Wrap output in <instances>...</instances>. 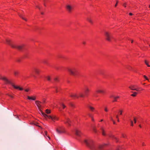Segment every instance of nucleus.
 <instances>
[{"instance_id": "f257e3e1", "label": "nucleus", "mask_w": 150, "mask_h": 150, "mask_svg": "<svg viewBox=\"0 0 150 150\" xmlns=\"http://www.w3.org/2000/svg\"><path fill=\"white\" fill-rule=\"evenodd\" d=\"M84 142L86 146L91 150H103L106 145L104 144L99 145L97 146L93 141L91 139L88 138L84 140Z\"/></svg>"}, {"instance_id": "f03ea898", "label": "nucleus", "mask_w": 150, "mask_h": 150, "mask_svg": "<svg viewBox=\"0 0 150 150\" xmlns=\"http://www.w3.org/2000/svg\"><path fill=\"white\" fill-rule=\"evenodd\" d=\"M83 90L84 91V93H80V96L81 97L84 98L86 96H88L90 91V90L89 89L88 87L86 85L84 86Z\"/></svg>"}, {"instance_id": "7ed1b4c3", "label": "nucleus", "mask_w": 150, "mask_h": 150, "mask_svg": "<svg viewBox=\"0 0 150 150\" xmlns=\"http://www.w3.org/2000/svg\"><path fill=\"white\" fill-rule=\"evenodd\" d=\"M42 116L45 118H48L49 119H51L54 122H55L56 121H57L59 120V117L56 116L54 115H46L45 113H43L42 114Z\"/></svg>"}, {"instance_id": "20e7f679", "label": "nucleus", "mask_w": 150, "mask_h": 150, "mask_svg": "<svg viewBox=\"0 0 150 150\" xmlns=\"http://www.w3.org/2000/svg\"><path fill=\"white\" fill-rule=\"evenodd\" d=\"M129 88L131 90H135L137 91H140L144 90L141 87H138L136 85H131L129 86Z\"/></svg>"}, {"instance_id": "39448f33", "label": "nucleus", "mask_w": 150, "mask_h": 150, "mask_svg": "<svg viewBox=\"0 0 150 150\" xmlns=\"http://www.w3.org/2000/svg\"><path fill=\"white\" fill-rule=\"evenodd\" d=\"M68 71L70 74L73 75H77L78 73V71L77 69L75 68L72 69H68Z\"/></svg>"}, {"instance_id": "423d86ee", "label": "nucleus", "mask_w": 150, "mask_h": 150, "mask_svg": "<svg viewBox=\"0 0 150 150\" xmlns=\"http://www.w3.org/2000/svg\"><path fill=\"white\" fill-rule=\"evenodd\" d=\"M10 47L13 48H16L19 50H21L24 48L25 45L23 44H22L18 45H16L10 43Z\"/></svg>"}, {"instance_id": "0eeeda50", "label": "nucleus", "mask_w": 150, "mask_h": 150, "mask_svg": "<svg viewBox=\"0 0 150 150\" xmlns=\"http://www.w3.org/2000/svg\"><path fill=\"white\" fill-rule=\"evenodd\" d=\"M10 85H11L13 88L15 89L21 91H22L23 90V88L22 87H20L19 86L16 85L14 83H13L10 80Z\"/></svg>"}, {"instance_id": "6e6552de", "label": "nucleus", "mask_w": 150, "mask_h": 150, "mask_svg": "<svg viewBox=\"0 0 150 150\" xmlns=\"http://www.w3.org/2000/svg\"><path fill=\"white\" fill-rule=\"evenodd\" d=\"M42 102L39 100H36L35 101V104L37 105L38 107V109L40 111L42 115V114L44 113L41 110L42 109V106L41 105V103Z\"/></svg>"}, {"instance_id": "1a4fd4ad", "label": "nucleus", "mask_w": 150, "mask_h": 150, "mask_svg": "<svg viewBox=\"0 0 150 150\" xmlns=\"http://www.w3.org/2000/svg\"><path fill=\"white\" fill-rule=\"evenodd\" d=\"M110 97L111 99H113V100L112 101V102L113 103L117 102L118 100L120 98V97L119 96H115L113 95H111L110 96Z\"/></svg>"}, {"instance_id": "9d476101", "label": "nucleus", "mask_w": 150, "mask_h": 150, "mask_svg": "<svg viewBox=\"0 0 150 150\" xmlns=\"http://www.w3.org/2000/svg\"><path fill=\"white\" fill-rule=\"evenodd\" d=\"M57 132L59 134L65 133L66 131L64 128L63 127H60L56 129Z\"/></svg>"}, {"instance_id": "9b49d317", "label": "nucleus", "mask_w": 150, "mask_h": 150, "mask_svg": "<svg viewBox=\"0 0 150 150\" xmlns=\"http://www.w3.org/2000/svg\"><path fill=\"white\" fill-rule=\"evenodd\" d=\"M70 96L73 99H76L81 97L80 96V93L78 94L75 93H72L70 95Z\"/></svg>"}, {"instance_id": "f8f14e48", "label": "nucleus", "mask_w": 150, "mask_h": 150, "mask_svg": "<svg viewBox=\"0 0 150 150\" xmlns=\"http://www.w3.org/2000/svg\"><path fill=\"white\" fill-rule=\"evenodd\" d=\"M67 11L69 13H71L73 10V7L71 6L68 5L66 6Z\"/></svg>"}, {"instance_id": "ddd939ff", "label": "nucleus", "mask_w": 150, "mask_h": 150, "mask_svg": "<svg viewBox=\"0 0 150 150\" xmlns=\"http://www.w3.org/2000/svg\"><path fill=\"white\" fill-rule=\"evenodd\" d=\"M105 35L107 40L110 41L112 38L111 34L108 32L105 33Z\"/></svg>"}, {"instance_id": "4468645a", "label": "nucleus", "mask_w": 150, "mask_h": 150, "mask_svg": "<svg viewBox=\"0 0 150 150\" xmlns=\"http://www.w3.org/2000/svg\"><path fill=\"white\" fill-rule=\"evenodd\" d=\"M96 92L97 93L105 94L106 93V90L104 89H98L96 90Z\"/></svg>"}, {"instance_id": "2eb2a0df", "label": "nucleus", "mask_w": 150, "mask_h": 150, "mask_svg": "<svg viewBox=\"0 0 150 150\" xmlns=\"http://www.w3.org/2000/svg\"><path fill=\"white\" fill-rule=\"evenodd\" d=\"M88 108L91 112H94L95 113H97L98 112V111L95 109L94 107L90 105H88Z\"/></svg>"}, {"instance_id": "dca6fc26", "label": "nucleus", "mask_w": 150, "mask_h": 150, "mask_svg": "<svg viewBox=\"0 0 150 150\" xmlns=\"http://www.w3.org/2000/svg\"><path fill=\"white\" fill-rule=\"evenodd\" d=\"M64 124L67 125L69 126H71V122L70 120L68 118H66L65 120L64 121Z\"/></svg>"}, {"instance_id": "f3484780", "label": "nucleus", "mask_w": 150, "mask_h": 150, "mask_svg": "<svg viewBox=\"0 0 150 150\" xmlns=\"http://www.w3.org/2000/svg\"><path fill=\"white\" fill-rule=\"evenodd\" d=\"M75 134L78 137H80L82 135V133L80 130L76 129L75 130Z\"/></svg>"}, {"instance_id": "a211bd4d", "label": "nucleus", "mask_w": 150, "mask_h": 150, "mask_svg": "<svg viewBox=\"0 0 150 150\" xmlns=\"http://www.w3.org/2000/svg\"><path fill=\"white\" fill-rule=\"evenodd\" d=\"M100 131L101 132L102 135L103 136H106L107 135L106 132L104 128L101 127L100 129Z\"/></svg>"}, {"instance_id": "6ab92c4d", "label": "nucleus", "mask_w": 150, "mask_h": 150, "mask_svg": "<svg viewBox=\"0 0 150 150\" xmlns=\"http://www.w3.org/2000/svg\"><path fill=\"white\" fill-rule=\"evenodd\" d=\"M27 99L29 100H35L36 99V96H27Z\"/></svg>"}, {"instance_id": "aec40b11", "label": "nucleus", "mask_w": 150, "mask_h": 150, "mask_svg": "<svg viewBox=\"0 0 150 150\" xmlns=\"http://www.w3.org/2000/svg\"><path fill=\"white\" fill-rule=\"evenodd\" d=\"M13 74L15 77H18L19 75L20 72L18 70H14L13 71Z\"/></svg>"}, {"instance_id": "412c9836", "label": "nucleus", "mask_w": 150, "mask_h": 150, "mask_svg": "<svg viewBox=\"0 0 150 150\" xmlns=\"http://www.w3.org/2000/svg\"><path fill=\"white\" fill-rule=\"evenodd\" d=\"M1 79L4 81L5 83L8 85L9 84V82L6 77L3 76L2 77Z\"/></svg>"}, {"instance_id": "4be33fe9", "label": "nucleus", "mask_w": 150, "mask_h": 150, "mask_svg": "<svg viewBox=\"0 0 150 150\" xmlns=\"http://www.w3.org/2000/svg\"><path fill=\"white\" fill-rule=\"evenodd\" d=\"M33 70L36 74H39L40 72V70L36 68H34L33 69Z\"/></svg>"}, {"instance_id": "5701e85b", "label": "nucleus", "mask_w": 150, "mask_h": 150, "mask_svg": "<svg viewBox=\"0 0 150 150\" xmlns=\"http://www.w3.org/2000/svg\"><path fill=\"white\" fill-rule=\"evenodd\" d=\"M125 149L124 148V147L123 146H118L116 150H125Z\"/></svg>"}, {"instance_id": "b1692460", "label": "nucleus", "mask_w": 150, "mask_h": 150, "mask_svg": "<svg viewBox=\"0 0 150 150\" xmlns=\"http://www.w3.org/2000/svg\"><path fill=\"white\" fill-rule=\"evenodd\" d=\"M55 89L56 91V92L57 93L60 91V88L59 87H55L54 88Z\"/></svg>"}, {"instance_id": "393cba45", "label": "nucleus", "mask_w": 150, "mask_h": 150, "mask_svg": "<svg viewBox=\"0 0 150 150\" xmlns=\"http://www.w3.org/2000/svg\"><path fill=\"white\" fill-rule=\"evenodd\" d=\"M109 136L113 138L116 141V142H118V139L117 138H116L115 137H114V136L113 135H110Z\"/></svg>"}, {"instance_id": "a878e982", "label": "nucleus", "mask_w": 150, "mask_h": 150, "mask_svg": "<svg viewBox=\"0 0 150 150\" xmlns=\"http://www.w3.org/2000/svg\"><path fill=\"white\" fill-rule=\"evenodd\" d=\"M42 63L44 64H46L47 65H49V64L48 62V61L46 59H43L42 60Z\"/></svg>"}, {"instance_id": "bb28decb", "label": "nucleus", "mask_w": 150, "mask_h": 150, "mask_svg": "<svg viewBox=\"0 0 150 150\" xmlns=\"http://www.w3.org/2000/svg\"><path fill=\"white\" fill-rule=\"evenodd\" d=\"M138 93L137 92H134L131 95V96L132 97H136L137 96V94H138Z\"/></svg>"}, {"instance_id": "cd10ccee", "label": "nucleus", "mask_w": 150, "mask_h": 150, "mask_svg": "<svg viewBox=\"0 0 150 150\" xmlns=\"http://www.w3.org/2000/svg\"><path fill=\"white\" fill-rule=\"evenodd\" d=\"M54 80L55 82H58L59 81V77H57L54 78Z\"/></svg>"}, {"instance_id": "c85d7f7f", "label": "nucleus", "mask_w": 150, "mask_h": 150, "mask_svg": "<svg viewBox=\"0 0 150 150\" xmlns=\"http://www.w3.org/2000/svg\"><path fill=\"white\" fill-rule=\"evenodd\" d=\"M87 21L91 23H93V21L90 18H88L87 19Z\"/></svg>"}, {"instance_id": "c756f323", "label": "nucleus", "mask_w": 150, "mask_h": 150, "mask_svg": "<svg viewBox=\"0 0 150 150\" xmlns=\"http://www.w3.org/2000/svg\"><path fill=\"white\" fill-rule=\"evenodd\" d=\"M104 110L105 112H108L109 111V109L107 106H105L104 108Z\"/></svg>"}, {"instance_id": "7c9ffc66", "label": "nucleus", "mask_w": 150, "mask_h": 150, "mask_svg": "<svg viewBox=\"0 0 150 150\" xmlns=\"http://www.w3.org/2000/svg\"><path fill=\"white\" fill-rule=\"evenodd\" d=\"M60 106H61V107H62V108L63 109H64L66 107V106L64 104H63V103H62L61 104Z\"/></svg>"}, {"instance_id": "2f4dec72", "label": "nucleus", "mask_w": 150, "mask_h": 150, "mask_svg": "<svg viewBox=\"0 0 150 150\" xmlns=\"http://www.w3.org/2000/svg\"><path fill=\"white\" fill-rule=\"evenodd\" d=\"M145 63L148 67H150V65L149 64V62L147 60H145Z\"/></svg>"}, {"instance_id": "473e14b6", "label": "nucleus", "mask_w": 150, "mask_h": 150, "mask_svg": "<svg viewBox=\"0 0 150 150\" xmlns=\"http://www.w3.org/2000/svg\"><path fill=\"white\" fill-rule=\"evenodd\" d=\"M45 112L47 114H50L51 112V111L50 110L47 109L45 110Z\"/></svg>"}, {"instance_id": "72a5a7b5", "label": "nucleus", "mask_w": 150, "mask_h": 150, "mask_svg": "<svg viewBox=\"0 0 150 150\" xmlns=\"http://www.w3.org/2000/svg\"><path fill=\"white\" fill-rule=\"evenodd\" d=\"M46 79L48 81H50L51 80V78L50 76H48L46 77Z\"/></svg>"}, {"instance_id": "f704fd0d", "label": "nucleus", "mask_w": 150, "mask_h": 150, "mask_svg": "<svg viewBox=\"0 0 150 150\" xmlns=\"http://www.w3.org/2000/svg\"><path fill=\"white\" fill-rule=\"evenodd\" d=\"M88 116L90 117H93V114H92V113H88Z\"/></svg>"}, {"instance_id": "c9c22d12", "label": "nucleus", "mask_w": 150, "mask_h": 150, "mask_svg": "<svg viewBox=\"0 0 150 150\" xmlns=\"http://www.w3.org/2000/svg\"><path fill=\"white\" fill-rule=\"evenodd\" d=\"M69 105H70L71 107H72L74 108V107H75V105H74L73 103H70V104H69Z\"/></svg>"}, {"instance_id": "e433bc0d", "label": "nucleus", "mask_w": 150, "mask_h": 150, "mask_svg": "<svg viewBox=\"0 0 150 150\" xmlns=\"http://www.w3.org/2000/svg\"><path fill=\"white\" fill-rule=\"evenodd\" d=\"M123 111L122 110H120L119 111V113L120 115H122Z\"/></svg>"}, {"instance_id": "4c0bfd02", "label": "nucleus", "mask_w": 150, "mask_h": 150, "mask_svg": "<svg viewBox=\"0 0 150 150\" xmlns=\"http://www.w3.org/2000/svg\"><path fill=\"white\" fill-rule=\"evenodd\" d=\"M93 131L95 133H96L97 132V130L95 128L93 129Z\"/></svg>"}, {"instance_id": "58836bf2", "label": "nucleus", "mask_w": 150, "mask_h": 150, "mask_svg": "<svg viewBox=\"0 0 150 150\" xmlns=\"http://www.w3.org/2000/svg\"><path fill=\"white\" fill-rule=\"evenodd\" d=\"M143 77L146 79V80H148L149 79L145 75L143 76Z\"/></svg>"}, {"instance_id": "ea45409f", "label": "nucleus", "mask_w": 150, "mask_h": 150, "mask_svg": "<svg viewBox=\"0 0 150 150\" xmlns=\"http://www.w3.org/2000/svg\"><path fill=\"white\" fill-rule=\"evenodd\" d=\"M30 90V89L29 88H27L24 89V91L26 92H28Z\"/></svg>"}, {"instance_id": "a19ab883", "label": "nucleus", "mask_w": 150, "mask_h": 150, "mask_svg": "<svg viewBox=\"0 0 150 150\" xmlns=\"http://www.w3.org/2000/svg\"><path fill=\"white\" fill-rule=\"evenodd\" d=\"M110 120H111L112 121H114V120L112 116H110Z\"/></svg>"}, {"instance_id": "79ce46f5", "label": "nucleus", "mask_w": 150, "mask_h": 150, "mask_svg": "<svg viewBox=\"0 0 150 150\" xmlns=\"http://www.w3.org/2000/svg\"><path fill=\"white\" fill-rule=\"evenodd\" d=\"M118 3V1L117 0H116V3L115 5V7H116Z\"/></svg>"}, {"instance_id": "37998d69", "label": "nucleus", "mask_w": 150, "mask_h": 150, "mask_svg": "<svg viewBox=\"0 0 150 150\" xmlns=\"http://www.w3.org/2000/svg\"><path fill=\"white\" fill-rule=\"evenodd\" d=\"M6 44L8 45L9 44V41L8 40H6Z\"/></svg>"}, {"instance_id": "c03bdc74", "label": "nucleus", "mask_w": 150, "mask_h": 150, "mask_svg": "<svg viewBox=\"0 0 150 150\" xmlns=\"http://www.w3.org/2000/svg\"><path fill=\"white\" fill-rule=\"evenodd\" d=\"M126 5L127 4L126 3H124L123 5V6L125 8H126Z\"/></svg>"}, {"instance_id": "a18cd8bd", "label": "nucleus", "mask_w": 150, "mask_h": 150, "mask_svg": "<svg viewBox=\"0 0 150 150\" xmlns=\"http://www.w3.org/2000/svg\"><path fill=\"white\" fill-rule=\"evenodd\" d=\"M122 137L123 138H126L127 137V136L125 134H123L122 135Z\"/></svg>"}, {"instance_id": "49530a36", "label": "nucleus", "mask_w": 150, "mask_h": 150, "mask_svg": "<svg viewBox=\"0 0 150 150\" xmlns=\"http://www.w3.org/2000/svg\"><path fill=\"white\" fill-rule=\"evenodd\" d=\"M134 123H136L137 120H136V118L135 117H134Z\"/></svg>"}, {"instance_id": "de8ad7c7", "label": "nucleus", "mask_w": 150, "mask_h": 150, "mask_svg": "<svg viewBox=\"0 0 150 150\" xmlns=\"http://www.w3.org/2000/svg\"><path fill=\"white\" fill-rule=\"evenodd\" d=\"M131 126H133V122L132 120L131 121Z\"/></svg>"}, {"instance_id": "09e8293b", "label": "nucleus", "mask_w": 150, "mask_h": 150, "mask_svg": "<svg viewBox=\"0 0 150 150\" xmlns=\"http://www.w3.org/2000/svg\"><path fill=\"white\" fill-rule=\"evenodd\" d=\"M44 133H45V135L47 136V131H45L44 132Z\"/></svg>"}, {"instance_id": "8fccbe9b", "label": "nucleus", "mask_w": 150, "mask_h": 150, "mask_svg": "<svg viewBox=\"0 0 150 150\" xmlns=\"http://www.w3.org/2000/svg\"><path fill=\"white\" fill-rule=\"evenodd\" d=\"M22 18L23 20H25V21H27V19H25V18L23 17H22Z\"/></svg>"}, {"instance_id": "3c124183", "label": "nucleus", "mask_w": 150, "mask_h": 150, "mask_svg": "<svg viewBox=\"0 0 150 150\" xmlns=\"http://www.w3.org/2000/svg\"><path fill=\"white\" fill-rule=\"evenodd\" d=\"M142 146H146V144L144 142H143L142 143Z\"/></svg>"}, {"instance_id": "603ef678", "label": "nucleus", "mask_w": 150, "mask_h": 150, "mask_svg": "<svg viewBox=\"0 0 150 150\" xmlns=\"http://www.w3.org/2000/svg\"><path fill=\"white\" fill-rule=\"evenodd\" d=\"M17 61L18 62H20L21 61V60L20 59H18L17 60Z\"/></svg>"}, {"instance_id": "864d4df0", "label": "nucleus", "mask_w": 150, "mask_h": 150, "mask_svg": "<svg viewBox=\"0 0 150 150\" xmlns=\"http://www.w3.org/2000/svg\"><path fill=\"white\" fill-rule=\"evenodd\" d=\"M82 43L83 45H85L86 44V42H85V41H83V42H82Z\"/></svg>"}, {"instance_id": "5fc2aeb1", "label": "nucleus", "mask_w": 150, "mask_h": 150, "mask_svg": "<svg viewBox=\"0 0 150 150\" xmlns=\"http://www.w3.org/2000/svg\"><path fill=\"white\" fill-rule=\"evenodd\" d=\"M91 120H92L93 121H94V119L93 117H91Z\"/></svg>"}, {"instance_id": "6e6d98bb", "label": "nucleus", "mask_w": 150, "mask_h": 150, "mask_svg": "<svg viewBox=\"0 0 150 150\" xmlns=\"http://www.w3.org/2000/svg\"><path fill=\"white\" fill-rule=\"evenodd\" d=\"M116 117L117 119H119L118 115H116Z\"/></svg>"}, {"instance_id": "4d7b16f0", "label": "nucleus", "mask_w": 150, "mask_h": 150, "mask_svg": "<svg viewBox=\"0 0 150 150\" xmlns=\"http://www.w3.org/2000/svg\"><path fill=\"white\" fill-rule=\"evenodd\" d=\"M129 15H130V16H132L133 15V14L132 13H129Z\"/></svg>"}, {"instance_id": "13d9d810", "label": "nucleus", "mask_w": 150, "mask_h": 150, "mask_svg": "<svg viewBox=\"0 0 150 150\" xmlns=\"http://www.w3.org/2000/svg\"><path fill=\"white\" fill-rule=\"evenodd\" d=\"M112 122H113V123L115 125L116 124V123L114 120V121H112Z\"/></svg>"}, {"instance_id": "bf43d9fd", "label": "nucleus", "mask_w": 150, "mask_h": 150, "mask_svg": "<svg viewBox=\"0 0 150 150\" xmlns=\"http://www.w3.org/2000/svg\"><path fill=\"white\" fill-rule=\"evenodd\" d=\"M10 98H13V96H11V95H10Z\"/></svg>"}, {"instance_id": "052dcab7", "label": "nucleus", "mask_w": 150, "mask_h": 150, "mask_svg": "<svg viewBox=\"0 0 150 150\" xmlns=\"http://www.w3.org/2000/svg\"><path fill=\"white\" fill-rule=\"evenodd\" d=\"M139 127L140 128H142V126H141V125H139Z\"/></svg>"}, {"instance_id": "680f3d73", "label": "nucleus", "mask_w": 150, "mask_h": 150, "mask_svg": "<svg viewBox=\"0 0 150 150\" xmlns=\"http://www.w3.org/2000/svg\"><path fill=\"white\" fill-rule=\"evenodd\" d=\"M117 121L118 122H120L119 119H117Z\"/></svg>"}, {"instance_id": "e2e57ef3", "label": "nucleus", "mask_w": 150, "mask_h": 150, "mask_svg": "<svg viewBox=\"0 0 150 150\" xmlns=\"http://www.w3.org/2000/svg\"><path fill=\"white\" fill-rule=\"evenodd\" d=\"M133 40H132L131 42V43H133Z\"/></svg>"}, {"instance_id": "0e129e2a", "label": "nucleus", "mask_w": 150, "mask_h": 150, "mask_svg": "<svg viewBox=\"0 0 150 150\" xmlns=\"http://www.w3.org/2000/svg\"><path fill=\"white\" fill-rule=\"evenodd\" d=\"M103 121V119H102V120H101L100 121V122H102V121Z\"/></svg>"}, {"instance_id": "69168bd1", "label": "nucleus", "mask_w": 150, "mask_h": 150, "mask_svg": "<svg viewBox=\"0 0 150 150\" xmlns=\"http://www.w3.org/2000/svg\"><path fill=\"white\" fill-rule=\"evenodd\" d=\"M47 137L49 139H50V137L49 136H47Z\"/></svg>"}, {"instance_id": "338daca9", "label": "nucleus", "mask_w": 150, "mask_h": 150, "mask_svg": "<svg viewBox=\"0 0 150 150\" xmlns=\"http://www.w3.org/2000/svg\"><path fill=\"white\" fill-rule=\"evenodd\" d=\"M37 126H38L39 127H41V126H39V125H37Z\"/></svg>"}, {"instance_id": "774afa93", "label": "nucleus", "mask_w": 150, "mask_h": 150, "mask_svg": "<svg viewBox=\"0 0 150 150\" xmlns=\"http://www.w3.org/2000/svg\"><path fill=\"white\" fill-rule=\"evenodd\" d=\"M41 14H43V13H41Z\"/></svg>"}]
</instances>
